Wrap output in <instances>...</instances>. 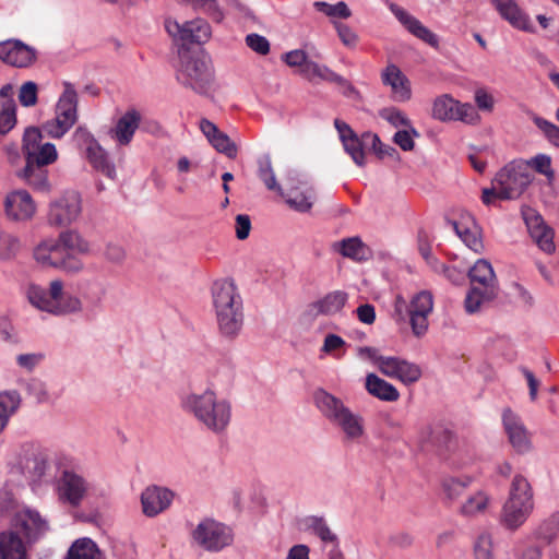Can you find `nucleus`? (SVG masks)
<instances>
[{"label": "nucleus", "mask_w": 559, "mask_h": 559, "mask_svg": "<svg viewBox=\"0 0 559 559\" xmlns=\"http://www.w3.org/2000/svg\"><path fill=\"white\" fill-rule=\"evenodd\" d=\"M72 141L75 146L84 153L87 152L90 147H93L98 143V141L85 127L76 128L72 135Z\"/></svg>", "instance_id": "obj_54"}, {"label": "nucleus", "mask_w": 559, "mask_h": 559, "mask_svg": "<svg viewBox=\"0 0 559 559\" xmlns=\"http://www.w3.org/2000/svg\"><path fill=\"white\" fill-rule=\"evenodd\" d=\"M192 536L207 551H219L233 542L231 531L213 520H204L199 523Z\"/></svg>", "instance_id": "obj_11"}, {"label": "nucleus", "mask_w": 559, "mask_h": 559, "mask_svg": "<svg viewBox=\"0 0 559 559\" xmlns=\"http://www.w3.org/2000/svg\"><path fill=\"white\" fill-rule=\"evenodd\" d=\"M528 164V168L532 167L536 173L544 175L548 181L555 179V171L551 167V157L546 154H538L525 162Z\"/></svg>", "instance_id": "obj_49"}, {"label": "nucleus", "mask_w": 559, "mask_h": 559, "mask_svg": "<svg viewBox=\"0 0 559 559\" xmlns=\"http://www.w3.org/2000/svg\"><path fill=\"white\" fill-rule=\"evenodd\" d=\"M60 250L56 239H48L36 246L33 255L41 265L56 267L61 263Z\"/></svg>", "instance_id": "obj_31"}, {"label": "nucleus", "mask_w": 559, "mask_h": 559, "mask_svg": "<svg viewBox=\"0 0 559 559\" xmlns=\"http://www.w3.org/2000/svg\"><path fill=\"white\" fill-rule=\"evenodd\" d=\"M43 140L41 132L38 128H27L23 135V154L26 155L31 151L35 150L36 146H39Z\"/></svg>", "instance_id": "obj_58"}, {"label": "nucleus", "mask_w": 559, "mask_h": 559, "mask_svg": "<svg viewBox=\"0 0 559 559\" xmlns=\"http://www.w3.org/2000/svg\"><path fill=\"white\" fill-rule=\"evenodd\" d=\"M81 212V195L76 191H67L51 203L48 222L53 226H68L79 218Z\"/></svg>", "instance_id": "obj_13"}, {"label": "nucleus", "mask_w": 559, "mask_h": 559, "mask_svg": "<svg viewBox=\"0 0 559 559\" xmlns=\"http://www.w3.org/2000/svg\"><path fill=\"white\" fill-rule=\"evenodd\" d=\"M66 559H102V552L94 540L84 537L71 545Z\"/></svg>", "instance_id": "obj_35"}, {"label": "nucleus", "mask_w": 559, "mask_h": 559, "mask_svg": "<svg viewBox=\"0 0 559 559\" xmlns=\"http://www.w3.org/2000/svg\"><path fill=\"white\" fill-rule=\"evenodd\" d=\"M0 559H27L25 544L17 532H0Z\"/></svg>", "instance_id": "obj_27"}, {"label": "nucleus", "mask_w": 559, "mask_h": 559, "mask_svg": "<svg viewBox=\"0 0 559 559\" xmlns=\"http://www.w3.org/2000/svg\"><path fill=\"white\" fill-rule=\"evenodd\" d=\"M333 24L341 41L349 48L356 47L358 43V35L348 25L344 23L333 22Z\"/></svg>", "instance_id": "obj_60"}, {"label": "nucleus", "mask_w": 559, "mask_h": 559, "mask_svg": "<svg viewBox=\"0 0 559 559\" xmlns=\"http://www.w3.org/2000/svg\"><path fill=\"white\" fill-rule=\"evenodd\" d=\"M140 112L135 109H129L118 119L116 126L109 131V134L119 145L126 146L132 141L140 126Z\"/></svg>", "instance_id": "obj_26"}, {"label": "nucleus", "mask_w": 559, "mask_h": 559, "mask_svg": "<svg viewBox=\"0 0 559 559\" xmlns=\"http://www.w3.org/2000/svg\"><path fill=\"white\" fill-rule=\"evenodd\" d=\"M307 527L312 530L313 533L322 540V542H330V543H337V537L332 531L330 530L329 525L326 524L325 520L323 518L319 516H310L306 521Z\"/></svg>", "instance_id": "obj_46"}, {"label": "nucleus", "mask_w": 559, "mask_h": 559, "mask_svg": "<svg viewBox=\"0 0 559 559\" xmlns=\"http://www.w3.org/2000/svg\"><path fill=\"white\" fill-rule=\"evenodd\" d=\"M433 308V298L431 293L423 290L415 295L409 304L408 317L413 333L421 336L428 329V316Z\"/></svg>", "instance_id": "obj_18"}, {"label": "nucleus", "mask_w": 559, "mask_h": 559, "mask_svg": "<svg viewBox=\"0 0 559 559\" xmlns=\"http://www.w3.org/2000/svg\"><path fill=\"white\" fill-rule=\"evenodd\" d=\"M81 309V300L75 296L64 294L62 288L60 298H57L56 300L53 314L73 313L80 311Z\"/></svg>", "instance_id": "obj_48"}, {"label": "nucleus", "mask_w": 559, "mask_h": 559, "mask_svg": "<svg viewBox=\"0 0 559 559\" xmlns=\"http://www.w3.org/2000/svg\"><path fill=\"white\" fill-rule=\"evenodd\" d=\"M366 390L369 394L386 402H395L400 397V393L393 384L374 373H369L366 377Z\"/></svg>", "instance_id": "obj_30"}, {"label": "nucleus", "mask_w": 559, "mask_h": 559, "mask_svg": "<svg viewBox=\"0 0 559 559\" xmlns=\"http://www.w3.org/2000/svg\"><path fill=\"white\" fill-rule=\"evenodd\" d=\"M21 405V395L16 390L0 392V432L5 428L10 417Z\"/></svg>", "instance_id": "obj_37"}, {"label": "nucleus", "mask_w": 559, "mask_h": 559, "mask_svg": "<svg viewBox=\"0 0 559 559\" xmlns=\"http://www.w3.org/2000/svg\"><path fill=\"white\" fill-rule=\"evenodd\" d=\"M236 237L239 240H245L249 237L251 230V221L249 215L238 214L235 219Z\"/></svg>", "instance_id": "obj_64"}, {"label": "nucleus", "mask_w": 559, "mask_h": 559, "mask_svg": "<svg viewBox=\"0 0 559 559\" xmlns=\"http://www.w3.org/2000/svg\"><path fill=\"white\" fill-rule=\"evenodd\" d=\"M85 156L94 169L102 173L109 179H115V165L109 160L107 152L102 147L99 143L93 147H90V150L85 152Z\"/></svg>", "instance_id": "obj_32"}, {"label": "nucleus", "mask_w": 559, "mask_h": 559, "mask_svg": "<svg viewBox=\"0 0 559 559\" xmlns=\"http://www.w3.org/2000/svg\"><path fill=\"white\" fill-rule=\"evenodd\" d=\"M179 66L176 71L177 81L198 94L205 95L213 82V69L210 58L203 52H191L181 48Z\"/></svg>", "instance_id": "obj_6"}, {"label": "nucleus", "mask_w": 559, "mask_h": 559, "mask_svg": "<svg viewBox=\"0 0 559 559\" xmlns=\"http://www.w3.org/2000/svg\"><path fill=\"white\" fill-rule=\"evenodd\" d=\"M78 120V94L73 85L64 83V91L56 106V118L44 126L47 134L55 139L62 138Z\"/></svg>", "instance_id": "obj_8"}, {"label": "nucleus", "mask_w": 559, "mask_h": 559, "mask_svg": "<svg viewBox=\"0 0 559 559\" xmlns=\"http://www.w3.org/2000/svg\"><path fill=\"white\" fill-rule=\"evenodd\" d=\"M471 288L465 297L467 313L477 312L481 305L493 300L498 295L497 278L491 264L484 259L475 262L468 272Z\"/></svg>", "instance_id": "obj_7"}, {"label": "nucleus", "mask_w": 559, "mask_h": 559, "mask_svg": "<svg viewBox=\"0 0 559 559\" xmlns=\"http://www.w3.org/2000/svg\"><path fill=\"white\" fill-rule=\"evenodd\" d=\"M19 100L25 107L34 106L37 103V85L28 81L25 82L19 93Z\"/></svg>", "instance_id": "obj_59"}, {"label": "nucleus", "mask_w": 559, "mask_h": 559, "mask_svg": "<svg viewBox=\"0 0 559 559\" xmlns=\"http://www.w3.org/2000/svg\"><path fill=\"white\" fill-rule=\"evenodd\" d=\"M535 223L536 224L534 226L528 224L532 237L536 240L543 251L548 253L552 252L555 250L552 230L544 225L540 217H536Z\"/></svg>", "instance_id": "obj_40"}, {"label": "nucleus", "mask_w": 559, "mask_h": 559, "mask_svg": "<svg viewBox=\"0 0 559 559\" xmlns=\"http://www.w3.org/2000/svg\"><path fill=\"white\" fill-rule=\"evenodd\" d=\"M467 221H471L472 226H467L464 222H451L455 234L461 238V240L474 252H480L483 250V241L480 239L479 230L474 225V222L471 217H467Z\"/></svg>", "instance_id": "obj_34"}, {"label": "nucleus", "mask_w": 559, "mask_h": 559, "mask_svg": "<svg viewBox=\"0 0 559 559\" xmlns=\"http://www.w3.org/2000/svg\"><path fill=\"white\" fill-rule=\"evenodd\" d=\"M58 242L62 254L68 253H88L90 243L78 233L73 230L63 231L59 235Z\"/></svg>", "instance_id": "obj_36"}, {"label": "nucleus", "mask_w": 559, "mask_h": 559, "mask_svg": "<svg viewBox=\"0 0 559 559\" xmlns=\"http://www.w3.org/2000/svg\"><path fill=\"white\" fill-rule=\"evenodd\" d=\"M200 129L216 151L225 154L229 158L237 156V145L226 133L218 130L212 121L205 118L201 119Z\"/></svg>", "instance_id": "obj_25"}, {"label": "nucleus", "mask_w": 559, "mask_h": 559, "mask_svg": "<svg viewBox=\"0 0 559 559\" xmlns=\"http://www.w3.org/2000/svg\"><path fill=\"white\" fill-rule=\"evenodd\" d=\"M173 492L158 486L147 487L141 495L143 512L147 516H155L166 510L173 501Z\"/></svg>", "instance_id": "obj_23"}, {"label": "nucleus", "mask_w": 559, "mask_h": 559, "mask_svg": "<svg viewBox=\"0 0 559 559\" xmlns=\"http://www.w3.org/2000/svg\"><path fill=\"white\" fill-rule=\"evenodd\" d=\"M334 247L343 257L359 262L366 261L370 255V249L358 237L343 239L336 242Z\"/></svg>", "instance_id": "obj_33"}, {"label": "nucleus", "mask_w": 559, "mask_h": 559, "mask_svg": "<svg viewBox=\"0 0 559 559\" xmlns=\"http://www.w3.org/2000/svg\"><path fill=\"white\" fill-rule=\"evenodd\" d=\"M16 123V105L14 100L0 104V133L7 134Z\"/></svg>", "instance_id": "obj_45"}, {"label": "nucleus", "mask_w": 559, "mask_h": 559, "mask_svg": "<svg viewBox=\"0 0 559 559\" xmlns=\"http://www.w3.org/2000/svg\"><path fill=\"white\" fill-rule=\"evenodd\" d=\"M389 9L396 20L415 37L424 43L437 48L439 46L438 36L426 27L418 19L408 13L396 3L390 2Z\"/></svg>", "instance_id": "obj_20"}, {"label": "nucleus", "mask_w": 559, "mask_h": 559, "mask_svg": "<svg viewBox=\"0 0 559 559\" xmlns=\"http://www.w3.org/2000/svg\"><path fill=\"white\" fill-rule=\"evenodd\" d=\"M314 402L321 414L343 433L346 441L358 442L365 433L364 419L353 413L336 396L324 390L314 393Z\"/></svg>", "instance_id": "obj_4"}, {"label": "nucleus", "mask_w": 559, "mask_h": 559, "mask_svg": "<svg viewBox=\"0 0 559 559\" xmlns=\"http://www.w3.org/2000/svg\"><path fill=\"white\" fill-rule=\"evenodd\" d=\"M362 140L367 142L371 141V147L378 157L383 158L385 156H393L396 154V150L390 145L383 144L380 138L376 133L365 132Z\"/></svg>", "instance_id": "obj_56"}, {"label": "nucleus", "mask_w": 559, "mask_h": 559, "mask_svg": "<svg viewBox=\"0 0 559 559\" xmlns=\"http://www.w3.org/2000/svg\"><path fill=\"white\" fill-rule=\"evenodd\" d=\"M412 134L415 136L419 135V133L414 128H412L411 131L400 130L394 134V143L399 145L403 151H412L415 145Z\"/></svg>", "instance_id": "obj_62"}, {"label": "nucleus", "mask_w": 559, "mask_h": 559, "mask_svg": "<svg viewBox=\"0 0 559 559\" xmlns=\"http://www.w3.org/2000/svg\"><path fill=\"white\" fill-rule=\"evenodd\" d=\"M533 510V488L524 476L515 475L511 481L508 498L501 509L500 523L507 530L516 531L526 522Z\"/></svg>", "instance_id": "obj_5"}, {"label": "nucleus", "mask_w": 559, "mask_h": 559, "mask_svg": "<svg viewBox=\"0 0 559 559\" xmlns=\"http://www.w3.org/2000/svg\"><path fill=\"white\" fill-rule=\"evenodd\" d=\"M63 283L59 280L50 282L49 289L31 285L27 289L29 302L39 310L53 313L57 298H60Z\"/></svg>", "instance_id": "obj_22"}, {"label": "nucleus", "mask_w": 559, "mask_h": 559, "mask_svg": "<svg viewBox=\"0 0 559 559\" xmlns=\"http://www.w3.org/2000/svg\"><path fill=\"white\" fill-rule=\"evenodd\" d=\"M532 182L528 164L513 160L501 168L491 181V188L484 189L481 201L489 205L495 199L513 200L519 198Z\"/></svg>", "instance_id": "obj_3"}, {"label": "nucleus", "mask_w": 559, "mask_h": 559, "mask_svg": "<svg viewBox=\"0 0 559 559\" xmlns=\"http://www.w3.org/2000/svg\"><path fill=\"white\" fill-rule=\"evenodd\" d=\"M21 248V240L16 235L0 229V261L14 259Z\"/></svg>", "instance_id": "obj_44"}, {"label": "nucleus", "mask_w": 559, "mask_h": 559, "mask_svg": "<svg viewBox=\"0 0 559 559\" xmlns=\"http://www.w3.org/2000/svg\"><path fill=\"white\" fill-rule=\"evenodd\" d=\"M381 80L384 85L391 87L395 100L406 102L411 99L412 90L409 80L397 66L393 63L388 64L381 74Z\"/></svg>", "instance_id": "obj_24"}, {"label": "nucleus", "mask_w": 559, "mask_h": 559, "mask_svg": "<svg viewBox=\"0 0 559 559\" xmlns=\"http://www.w3.org/2000/svg\"><path fill=\"white\" fill-rule=\"evenodd\" d=\"M247 46L260 55H266L270 51L269 40L259 34L252 33L246 36Z\"/></svg>", "instance_id": "obj_61"}, {"label": "nucleus", "mask_w": 559, "mask_h": 559, "mask_svg": "<svg viewBox=\"0 0 559 559\" xmlns=\"http://www.w3.org/2000/svg\"><path fill=\"white\" fill-rule=\"evenodd\" d=\"M533 121L547 140L559 148V127L539 116H534Z\"/></svg>", "instance_id": "obj_51"}, {"label": "nucleus", "mask_w": 559, "mask_h": 559, "mask_svg": "<svg viewBox=\"0 0 559 559\" xmlns=\"http://www.w3.org/2000/svg\"><path fill=\"white\" fill-rule=\"evenodd\" d=\"M490 3L495 7L500 16L514 28L527 33L535 32L530 16L520 8L515 0H490Z\"/></svg>", "instance_id": "obj_21"}, {"label": "nucleus", "mask_w": 559, "mask_h": 559, "mask_svg": "<svg viewBox=\"0 0 559 559\" xmlns=\"http://www.w3.org/2000/svg\"><path fill=\"white\" fill-rule=\"evenodd\" d=\"M24 156L26 163H31V165L47 167L57 160L58 153L55 144L47 142L36 146L35 150Z\"/></svg>", "instance_id": "obj_38"}, {"label": "nucleus", "mask_w": 559, "mask_h": 559, "mask_svg": "<svg viewBox=\"0 0 559 559\" xmlns=\"http://www.w3.org/2000/svg\"><path fill=\"white\" fill-rule=\"evenodd\" d=\"M12 526L28 542H36L49 531L48 521L37 510L24 508L12 519Z\"/></svg>", "instance_id": "obj_14"}, {"label": "nucleus", "mask_w": 559, "mask_h": 559, "mask_svg": "<svg viewBox=\"0 0 559 559\" xmlns=\"http://www.w3.org/2000/svg\"><path fill=\"white\" fill-rule=\"evenodd\" d=\"M37 58L35 48L17 39L0 43V60L16 68H27Z\"/></svg>", "instance_id": "obj_19"}, {"label": "nucleus", "mask_w": 559, "mask_h": 559, "mask_svg": "<svg viewBox=\"0 0 559 559\" xmlns=\"http://www.w3.org/2000/svg\"><path fill=\"white\" fill-rule=\"evenodd\" d=\"M286 203L294 210L305 213L312 207V195L302 192H296L294 195L286 197Z\"/></svg>", "instance_id": "obj_57"}, {"label": "nucleus", "mask_w": 559, "mask_h": 559, "mask_svg": "<svg viewBox=\"0 0 559 559\" xmlns=\"http://www.w3.org/2000/svg\"><path fill=\"white\" fill-rule=\"evenodd\" d=\"M380 372L389 378L397 379L404 384H413L421 377V369L418 365L391 356L380 358Z\"/></svg>", "instance_id": "obj_16"}, {"label": "nucleus", "mask_w": 559, "mask_h": 559, "mask_svg": "<svg viewBox=\"0 0 559 559\" xmlns=\"http://www.w3.org/2000/svg\"><path fill=\"white\" fill-rule=\"evenodd\" d=\"M86 479L71 469H63L57 481V495L61 503L72 508L81 506L88 492Z\"/></svg>", "instance_id": "obj_12"}, {"label": "nucleus", "mask_w": 559, "mask_h": 559, "mask_svg": "<svg viewBox=\"0 0 559 559\" xmlns=\"http://www.w3.org/2000/svg\"><path fill=\"white\" fill-rule=\"evenodd\" d=\"M4 212L10 221L22 222L31 219L35 212L36 205L26 190H13L5 195Z\"/></svg>", "instance_id": "obj_17"}, {"label": "nucleus", "mask_w": 559, "mask_h": 559, "mask_svg": "<svg viewBox=\"0 0 559 559\" xmlns=\"http://www.w3.org/2000/svg\"><path fill=\"white\" fill-rule=\"evenodd\" d=\"M348 300V294L343 290H334L323 298L312 302L309 308L316 316H333L338 313Z\"/></svg>", "instance_id": "obj_28"}, {"label": "nucleus", "mask_w": 559, "mask_h": 559, "mask_svg": "<svg viewBox=\"0 0 559 559\" xmlns=\"http://www.w3.org/2000/svg\"><path fill=\"white\" fill-rule=\"evenodd\" d=\"M343 146L346 153L352 157L358 166L365 165V151L361 140L356 135L354 138L344 139Z\"/></svg>", "instance_id": "obj_50"}, {"label": "nucleus", "mask_w": 559, "mask_h": 559, "mask_svg": "<svg viewBox=\"0 0 559 559\" xmlns=\"http://www.w3.org/2000/svg\"><path fill=\"white\" fill-rule=\"evenodd\" d=\"M17 176L28 185L34 191L48 193L51 185L48 179V170L45 166L31 165L26 163L25 167L17 174Z\"/></svg>", "instance_id": "obj_29"}, {"label": "nucleus", "mask_w": 559, "mask_h": 559, "mask_svg": "<svg viewBox=\"0 0 559 559\" xmlns=\"http://www.w3.org/2000/svg\"><path fill=\"white\" fill-rule=\"evenodd\" d=\"M165 28L169 36L182 46L187 44H204L212 35L210 24L201 17H197L192 21H186L183 23H179L177 20L168 17L165 20Z\"/></svg>", "instance_id": "obj_9"}, {"label": "nucleus", "mask_w": 559, "mask_h": 559, "mask_svg": "<svg viewBox=\"0 0 559 559\" xmlns=\"http://www.w3.org/2000/svg\"><path fill=\"white\" fill-rule=\"evenodd\" d=\"M181 405L185 412L193 415L200 424L215 433L223 432L231 419L230 403L225 399H218L211 389L186 395Z\"/></svg>", "instance_id": "obj_2"}, {"label": "nucleus", "mask_w": 559, "mask_h": 559, "mask_svg": "<svg viewBox=\"0 0 559 559\" xmlns=\"http://www.w3.org/2000/svg\"><path fill=\"white\" fill-rule=\"evenodd\" d=\"M56 267L62 269L66 272L76 273L83 269V262L74 253L61 254V263Z\"/></svg>", "instance_id": "obj_63"}, {"label": "nucleus", "mask_w": 559, "mask_h": 559, "mask_svg": "<svg viewBox=\"0 0 559 559\" xmlns=\"http://www.w3.org/2000/svg\"><path fill=\"white\" fill-rule=\"evenodd\" d=\"M472 478L464 477H445L442 480V490L445 498L450 501L459 499L472 484Z\"/></svg>", "instance_id": "obj_43"}, {"label": "nucleus", "mask_w": 559, "mask_h": 559, "mask_svg": "<svg viewBox=\"0 0 559 559\" xmlns=\"http://www.w3.org/2000/svg\"><path fill=\"white\" fill-rule=\"evenodd\" d=\"M490 503V497L487 492L480 490L468 497L460 507V513L463 516L473 518L483 514Z\"/></svg>", "instance_id": "obj_39"}, {"label": "nucleus", "mask_w": 559, "mask_h": 559, "mask_svg": "<svg viewBox=\"0 0 559 559\" xmlns=\"http://www.w3.org/2000/svg\"><path fill=\"white\" fill-rule=\"evenodd\" d=\"M538 536L548 543L559 537V513L552 514L540 524Z\"/></svg>", "instance_id": "obj_52"}, {"label": "nucleus", "mask_w": 559, "mask_h": 559, "mask_svg": "<svg viewBox=\"0 0 559 559\" xmlns=\"http://www.w3.org/2000/svg\"><path fill=\"white\" fill-rule=\"evenodd\" d=\"M258 176L269 190L276 191L285 197L282 187L277 183L270 155H264L258 160Z\"/></svg>", "instance_id": "obj_42"}, {"label": "nucleus", "mask_w": 559, "mask_h": 559, "mask_svg": "<svg viewBox=\"0 0 559 559\" xmlns=\"http://www.w3.org/2000/svg\"><path fill=\"white\" fill-rule=\"evenodd\" d=\"M212 305L219 333L235 338L243 325V304L231 280L215 281L211 288Z\"/></svg>", "instance_id": "obj_1"}, {"label": "nucleus", "mask_w": 559, "mask_h": 559, "mask_svg": "<svg viewBox=\"0 0 559 559\" xmlns=\"http://www.w3.org/2000/svg\"><path fill=\"white\" fill-rule=\"evenodd\" d=\"M502 424L509 442L518 453H526L532 449L531 435L519 415L506 408L502 413Z\"/></svg>", "instance_id": "obj_15"}, {"label": "nucleus", "mask_w": 559, "mask_h": 559, "mask_svg": "<svg viewBox=\"0 0 559 559\" xmlns=\"http://www.w3.org/2000/svg\"><path fill=\"white\" fill-rule=\"evenodd\" d=\"M475 559H493L492 538L490 534H480L474 545Z\"/></svg>", "instance_id": "obj_53"}, {"label": "nucleus", "mask_w": 559, "mask_h": 559, "mask_svg": "<svg viewBox=\"0 0 559 559\" xmlns=\"http://www.w3.org/2000/svg\"><path fill=\"white\" fill-rule=\"evenodd\" d=\"M432 117L440 121H462L465 123H474L479 118L473 105L462 104L449 94H443L435 99Z\"/></svg>", "instance_id": "obj_10"}, {"label": "nucleus", "mask_w": 559, "mask_h": 559, "mask_svg": "<svg viewBox=\"0 0 559 559\" xmlns=\"http://www.w3.org/2000/svg\"><path fill=\"white\" fill-rule=\"evenodd\" d=\"M313 7L316 10L330 17L348 19L352 16V11L344 1H340L336 4H330L325 1H316Z\"/></svg>", "instance_id": "obj_47"}, {"label": "nucleus", "mask_w": 559, "mask_h": 559, "mask_svg": "<svg viewBox=\"0 0 559 559\" xmlns=\"http://www.w3.org/2000/svg\"><path fill=\"white\" fill-rule=\"evenodd\" d=\"M300 74L308 80L320 78L326 82H344L343 76L332 71L326 66H321L314 61H309L302 69L299 70Z\"/></svg>", "instance_id": "obj_41"}, {"label": "nucleus", "mask_w": 559, "mask_h": 559, "mask_svg": "<svg viewBox=\"0 0 559 559\" xmlns=\"http://www.w3.org/2000/svg\"><path fill=\"white\" fill-rule=\"evenodd\" d=\"M379 116L393 127H411V120L397 108L388 107L379 111Z\"/></svg>", "instance_id": "obj_55"}]
</instances>
